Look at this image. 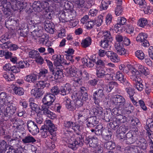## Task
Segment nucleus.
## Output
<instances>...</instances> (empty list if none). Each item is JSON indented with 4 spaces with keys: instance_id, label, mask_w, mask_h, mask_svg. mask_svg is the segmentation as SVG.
Wrapping results in <instances>:
<instances>
[{
    "instance_id": "1",
    "label": "nucleus",
    "mask_w": 153,
    "mask_h": 153,
    "mask_svg": "<svg viewBox=\"0 0 153 153\" xmlns=\"http://www.w3.org/2000/svg\"><path fill=\"white\" fill-rule=\"evenodd\" d=\"M64 134L67 138L69 148L74 149L76 148L77 146H82L84 140L82 135L77 134L75 136L76 138L74 139L73 132L68 130H67Z\"/></svg>"
},
{
    "instance_id": "2",
    "label": "nucleus",
    "mask_w": 153,
    "mask_h": 153,
    "mask_svg": "<svg viewBox=\"0 0 153 153\" xmlns=\"http://www.w3.org/2000/svg\"><path fill=\"white\" fill-rule=\"evenodd\" d=\"M131 75L130 78L134 82L135 87L140 91H142L143 88V86L142 84V80L139 77L140 73L135 68H132L131 70Z\"/></svg>"
},
{
    "instance_id": "3",
    "label": "nucleus",
    "mask_w": 153,
    "mask_h": 153,
    "mask_svg": "<svg viewBox=\"0 0 153 153\" xmlns=\"http://www.w3.org/2000/svg\"><path fill=\"white\" fill-rule=\"evenodd\" d=\"M56 97L50 93H46L42 99V102L43 104L42 106V108H49L54 101Z\"/></svg>"
},
{
    "instance_id": "4",
    "label": "nucleus",
    "mask_w": 153,
    "mask_h": 153,
    "mask_svg": "<svg viewBox=\"0 0 153 153\" xmlns=\"http://www.w3.org/2000/svg\"><path fill=\"white\" fill-rule=\"evenodd\" d=\"M9 97L4 92H1L0 94V113L3 112L5 106L10 103Z\"/></svg>"
},
{
    "instance_id": "5",
    "label": "nucleus",
    "mask_w": 153,
    "mask_h": 153,
    "mask_svg": "<svg viewBox=\"0 0 153 153\" xmlns=\"http://www.w3.org/2000/svg\"><path fill=\"white\" fill-rule=\"evenodd\" d=\"M131 120V122H133V121L136 122V123L138 122V120L137 118L134 119L133 118H130V119H128V118H127L125 116H123L122 115H118L116 117V118L113 121V124L115 127L118 126L120 125L121 123H124L126 121H129Z\"/></svg>"
},
{
    "instance_id": "6",
    "label": "nucleus",
    "mask_w": 153,
    "mask_h": 153,
    "mask_svg": "<svg viewBox=\"0 0 153 153\" xmlns=\"http://www.w3.org/2000/svg\"><path fill=\"white\" fill-rule=\"evenodd\" d=\"M53 60L54 61V65L56 67L59 68V67L62 66L61 65L62 63H63L65 64L68 65L70 62H67L65 59H63L62 56L59 54H56L52 57Z\"/></svg>"
},
{
    "instance_id": "7",
    "label": "nucleus",
    "mask_w": 153,
    "mask_h": 153,
    "mask_svg": "<svg viewBox=\"0 0 153 153\" xmlns=\"http://www.w3.org/2000/svg\"><path fill=\"white\" fill-rule=\"evenodd\" d=\"M105 89L102 88L95 91L93 94V99L95 104L98 105L101 102L104 97L103 91Z\"/></svg>"
},
{
    "instance_id": "8",
    "label": "nucleus",
    "mask_w": 153,
    "mask_h": 153,
    "mask_svg": "<svg viewBox=\"0 0 153 153\" xmlns=\"http://www.w3.org/2000/svg\"><path fill=\"white\" fill-rule=\"evenodd\" d=\"M49 4L47 1L40 3L39 1H35L32 4V7L35 11L40 12L43 9L47 8Z\"/></svg>"
},
{
    "instance_id": "9",
    "label": "nucleus",
    "mask_w": 153,
    "mask_h": 153,
    "mask_svg": "<svg viewBox=\"0 0 153 153\" xmlns=\"http://www.w3.org/2000/svg\"><path fill=\"white\" fill-rule=\"evenodd\" d=\"M111 70V69L107 68H101L99 70L97 71V76L98 78H102L105 76H110L109 79H114L113 77L111 76V75L109 74Z\"/></svg>"
},
{
    "instance_id": "10",
    "label": "nucleus",
    "mask_w": 153,
    "mask_h": 153,
    "mask_svg": "<svg viewBox=\"0 0 153 153\" xmlns=\"http://www.w3.org/2000/svg\"><path fill=\"white\" fill-rule=\"evenodd\" d=\"M27 129L30 132L35 135L39 132V128L36 124L31 120L28 121L27 123Z\"/></svg>"
},
{
    "instance_id": "11",
    "label": "nucleus",
    "mask_w": 153,
    "mask_h": 153,
    "mask_svg": "<svg viewBox=\"0 0 153 153\" xmlns=\"http://www.w3.org/2000/svg\"><path fill=\"white\" fill-rule=\"evenodd\" d=\"M125 102V99L122 96L116 95L113 97L111 102L113 105H115L117 107H120L121 105H124Z\"/></svg>"
},
{
    "instance_id": "12",
    "label": "nucleus",
    "mask_w": 153,
    "mask_h": 153,
    "mask_svg": "<svg viewBox=\"0 0 153 153\" xmlns=\"http://www.w3.org/2000/svg\"><path fill=\"white\" fill-rule=\"evenodd\" d=\"M89 74L86 71L82 72L81 71H79L77 72V75L75 77V82L79 84H81V80L82 79L88 80Z\"/></svg>"
},
{
    "instance_id": "13",
    "label": "nucleus",
    "mask_w": 153,
    "mask_h": 153,
    "mask_svg": "<svg viewBox=\"0 0 153 153\" xmlns=\"http://www.w3.org/2000/svg\"><path fill=\"white\" fill-rule=\"evenodd\" d=\"M7 107L6 108L5 113L4 114L6 116L10 117L15 112L16 107L15 105L13 104L8 103Z\"/></svg>"
},
{
    "instance_id": "14",
    "label": "nucleus",
    "mask_w": 153,
    "mask_h": 153,
    "mask_svg": "<svg viewBox=\"0 0 153 153\" xmlns=\"http://www.w3.org/2000/svg\"><path fill=\"white\" fill-rule=\"evenodd\" d=\"M63 103L66 108L70 110L75 109L76 108L75 101H71L70 99L67 97L64 98Z\"/></svg>"
},
{
    "instance_id": "15",
    "label": "nucleus",
    "mask_w": 153,
    "mask_h": 153,
    "mask_svg": "<svg viewBox=\"0 0 153 153\" xmlns=\"http://www.w3.org/2000/svg\"><path fill=\"white\" fill-rule=\"evenodd\" d=\"M78 94H76V95L74 96L76 97V100L75 101V104L76 105V108L80 107L82 106L85 103V101L87 100L88 97L86 96H78L77 95Z\"/></svg>"
},
{
    "instance_id": "16",
    "label": "nucleus",
    "mask_w": 153,
    "mask_h": 153,
    "mask_svg": "<svg viewBox=\"0 0 153 153\" xmlns=\"http://www.w3.org/2000/svg\"><path fill=\"white\" fill-rule=\"evenodd\" d=\"M66 75L69 77H73V79L75 82V77L77 75V69L74 66L66 69Z\"/></svg>"
},
{
    "instance_id": "17",
    "label": "nucleus",
    "mask_w": 153,
    "mask_h": 153,
    "mask_svg": "<svg viewBox=\"0 0 153 153\" xmlns=\"http://www.w3.org/2000/svg\"><path fill=\"white\" fill-rule=\"evenodd\" d=\"M114 47L118 54L123 55L126 53V50L122 44L120 43H116L114 45Z\"/></svg>"
},
{
    "instance_id": "18",
    "label": "nucleus",
    "mask_w": 153,
    "mask_h": 153,
    "mask_svg": "<svg viewBox=\"0 0 153 153\" xmlns=\"http://www.w3.org/2000/svg\"><path fill=\"white\" fill-rule=\"evenodd\" d=\"M107 57L111 62H118L120 60V58L117 54L111 51H109Z\"/></svg>"
},
{
    "instance_id": "19",
    "label": "nucleus",
    "mask_w": 153,
    "mask_h": 153,
    "mask_svg": "<svg viewBox=\"0 0 153 153\" xmlns=\"http://www.w3.org/2000/svg\"><path fill=\"white\" fill-rule=\"evenodd\" d=\"M71 17H72L71 15L69 16L67 13L63 12L60 14L59 18L61 22L65 23L68 22V21L70 20V19Z\"/></svg>"
},
{
    "instance_id": "20",
    "label": "nucleus",
    "mask_w": 153,
    "mask_h": 153,
    "mask_svg": "<svg viewBox=\"0 0 153 153\" xmlns=\"http://www.w3.org/2000/svg\"><path fill=\"white\" fill-rule=\"evenodd\" d=\"M118 85V84L116 82L112 81L110 82L107 86L103 85L102 87V88H104L106 91L109 92L114 88L115 87H117Z\"/></svg>"
},
{
    "instance_id": "21",
    "label": "nucleus",
    "mask_w": 153,
    "mask_h": 153,
    "mask_svg": "<svg viewBox=\"0 0 153 153\" xmlns=\"http://www.w3.org/2000/svg\"><path fill=\"white\" fill-rule=\"evenodd\" d=\"M49 108H42V111H43V114L46 115L49 118L53 119L56 117V115L54 113L51 112L48 109Z\"/></svg>"
},
{
    "instance_id": "22",
    "label": "nucleus",
    "mask_w": 153,
    "mask_h": 153,
    "mask_svg": "<svg viewBox=\"0 0 153 153\" xmlns=\"http://www.w3.org/2000/svg\"><path fill=\"white\" fill-rule=\"evenodd\" d=\"M40 72L39 73V78L41 79H44L45 81H47L48 80V71L47 70L43 68L40 69Z\"/></svg>"
},
{
    "instance_id": "23",
    "label": "nucleus",
    "mask_w": 153,
    "mask_h": 153,
    "mask_svg": "<svg viewBox=\"0 0 153 153\" xmlns=\"http://www.w3.org/2000/svg\"><path fill=\"white\" fill-rule=\"evenodd\" d=\"M42 27L40 26L37 29H36L32 32V34L34 39H36V38H40L43 35V32L42 31Z\"/></svg>"
},
{
    "instance_id": "24",
    "label": "nucleus",
    "mask_w": 153,
    "mask_h": 153,
    "mask_svg": "<svg viewBox=\"0 0 153 153\" xmlns=\"http://www.w3.org/2000/svg\"><path fill=\"white\" fill-rule=\"evenodd\" d=\"M44 28L47 32L51 34L53 33L55 30L54 25L52 23H46Z\"/></svg>"
},
{
    "instance_id": "25",
    "label": "nucleus",
    "mask_w": 153,
    "mask_h": 153,
    "mask_svg": "<svg viewBox=\"0 0 153 153\" xmlns=\"http://www.w3.org/2000/svg\"><path fill=\"white\" fill-rule=\"evenodd\" d=\"M98 142V140L97 137H93L89 139L88 143L90 146L95 148L101 146L99 144Z\"/></svg>"
},
{
    "instance_id": "26",
    "label": "nucleus",
    "mask_w": 153,
    "mask_h": 153,
    "mask_svg": "<svg viewBox=\"0 0 153 153\" xmlns=\"http://www.w3.org/2000/svg\"><path fill=\"white\" fill-rule=\"evenodd\" d=\"M119 68L120 70H122L124 73H127L129 70L131 73V70L132 68H133L131 65H125L124 64H121L119 66Z\"/></svg>"
},
{
    "instance_id": "27",
    "label": "nucleus",
    "mask_w": 153,
    "mask_h": 153,
    "mask_svg": "<svg viewBox=\"0 0 153 153\" xmlns=\"http://www.w3.org/2000/svg\"><path fill=\"white\" fill-rule=\"evenodd\" d=\"M36 75L34 74H30L25 76V80L29 82H34L37 79Z\"/></svg>"
},
{
    "instance_id": "28",
    "label": "nucleus",
    "mask_w": 153,
    "mask_h": 153,
    "mask_svg": "<svg viewBox=\"0 0 153 153\" xmlns=\"http://www.w3.org/2000/svg\"><path fill=\"white\" fill-rule=\"evenodd\" d=\"M148 37L147 34L144 33H139L136 38V40L138 42H142Z\"/></svg>"
},
{
    "instance_id": "29",
    "label": "nucleus",
    "mask_w": 153,
    "mask_h": 153,
    "mask_svg": "<svg viewBox=\"0 0 153 153\" xmlns=\"http://www.w3.org/2000/svg\"><path fill=\"white\" fill-rule=\"evenodd\" d=\"M8 146L6 142L4 140L0 141V153H4Z\"/></svg>"
},
{
    "instance_id": "30",
    "label": "nucleus",
    "mask_w": 153,
    "mask_h": 153,
    "mask_svg": "<svg viewBox=\"0 0 153 153\" xmlns=\"http://www.w3.org/2000/svg\"><path fill=\"white\" fill-rule=\"evenodd\" d=\"M91 40L90 37H88L82 40L81 44L82 46L84 48H87L91 44Z\"/></svg>"
},
{
    "instance_id": "31",
    "label": "nucleus",
    "mask_w": 153,
    "mask_h": 153,
    "mask_svg": "<svg viewBox=\"0 0 153 153\" xmlns=\"http://www.w3.org/2000/svg\"><path fill=\"white\" fill-rule=\"evenodd\" d=\"M82 61L84 65H86L88 67H92L94 65V63L90 59H87L85 58H83L82 59Z\"/></svg>"
},
{
    "instance_id": "32",
    "label": "nucleus",
    "mask_w": 153,
    "mask_h": 153,
    "mask_svg": "<svg viewBox=\"0 0 153 153\" xmlns=\"http://www.w3.org/2000/svg\"><path fill=\"white\" fill-rule=\"evenodd\" d=\"M138 69L140 71L142 74H143L145 76H146L149 74V69L144 66L139 65H138Z\"/></svg>"
},
{
    "instance_id": "33",
    "label": "nucleus",
    "mask_w": 153,
    "mask_h": 153,
    "mask_svg": "<svg viewBox=\"0 0 153 153\" xmlns=\"http://www.w3.org/2000/svg\"><path fill=\"white\" fill-rule=\"evenodd\" d=\"M126 131L124 127L121 126L117 130V132L119 133L118 136H120L121 139H123L126 136L125 133Z\"/></svg>"
},
{
    "instance_id": "34",
    "label": "nucleus",
    "mask_w": 153,
    "mask_h": 153,
    "mask_svg": "<svg viewBox=\"0 0 153 153\" xmlns=\"http://www.w3.org/2000/svg\"><path fill=\"white\" fill-rule=\"evenodd\" d=\"M110 0H103L101 3L100 7L101 10H106L108 7V5L111 4Z\"/></svg>"
},
{
    "instance_id": "35",
    "label": "nucleus",
    "mask_w": 153,
    "mask_h": 153,
    "mask_svg": "<svg viewBox=\"0 0 153 153\" xmlns=\"http://www.w3.org/2000/svg\"><path fill=\"white\" fill-rule=\"evenodd\" d=\"M3 77L7 81H13L15 79L14 75L12 73L4 72L3 74Z\"/></svg>"
},
{
    "instance_id": "36",
    "label": "nucleus",
    "mask_w": 153,
    "mask_h": 153,
    "mask_svg": "<svg viewBox=\"0 0 153 153\" xmlns=\"http://www.w3.org/2000/svg\"><path fill=\"white\" fill-rule=\"evenodd\" d=\"M103 109L101 107H97L94 110V115L101 117H103L104 113L102 111Z\"/></svg>"
},
{
    "instance_id": "37",
    "label": "nucleus",
    "mask_w": 153,
    "mask_h": 153,
    "mask_svg": "<svg viewBox=\"0 0 153 153\" xmlns=\"http://www.w3.org/2000/svg\"><path fill=\"white\" fill-rule=\"evenodd\" d=\"M114 77L117 79L121 83L124 82V80L126 79L123 74L120 72H117L114 74Z\"/></svg>"
},
{
    "instance_id": "38",
    "label": "nucleus",
    "mask_w": 153,
    "mask_h": 153,
    "mask_svg": "<svg viewBox=\"0 0 153 153\" xmlns=\"http://www.w3.org/2000/svg\"><path fill=\"white\" fill-rule=\"evenodd\" d=\"M4 47L5 48L9 49L11 51H16L19 48V47L15 44H6Z\"/></svg>"
},
{
    "instance_id": "39",
    "label": "nucleus",
    "mask_w": 153,
    "mask_h": 153,
    "mask_svg": "<svg viewBox=\"0 0 153 153\" xmlns=\"http://www.w3.org/2000/svg\"><path fill=\"white\" fill-rule=\"evenodd\" d=\"M138 144L140 148L143 150L146 149L148 146L146 140L143 138H142L139 140Z\"/></svg>"
},
{
    "instance_id": "40",
    "label": "nucleus",
    "mask_w": 153,
    "mask_h": 153,
    "mask_svg": "<svg viewBox=\"0 0 153 153\" xmlns=\"http://www.w3.org/2000/svg\"><path fill=\"white\" fill-rule=\"evenodd\" d=\"M102 35V37L103 39L109 40L110 42L113 40V38L109 31L105 30L103 31Z\"/></svg>"
},
{
    "instance_id": "41",
    "label": "nucleus",
    "mask_w": 153,
    "mask_h": 153,
    "mask_svg": "<svg viewBox=\"0 0 153 153\" xmlns=\"http://www.w3.org/2000/svg\"><path fill=\"white\" fill-rule=\"evenodd\" d=\"M111 42L109 40L103 39L101 41L100 45L104 49H106L108 48Z\"/></svg>"
},
{
    "instance_id": "42",
    "label": "nucleus",
    "mask_w": 153,
    "mask_h": 153,
    "mask_svg": "<svg viewBox=\"0 0 153 153\" xmlns=\"http://www.w3.org/2000/svg\"><path fill=\"white\" fill-rule=\"evenodd\" d=\"M23 142L25 143H34L36 141V140L31 135L27 136L22 140Z\"/></svg>"
},
{
    "instance_id": "43",
    "label": "nucleus",
    "mask_w": 153,
    "mask_h": 153,
    "mask_svg": "<svg viewBox=\"0 0 153 153\" xmlns=\"http://www.w3.org/2000/svg\"><path fill=\"white\" fill-rule=\"evenodd\" d=\"M41 135L43 138L46 137L50 133L48 128H46L45 126L41 127L40 129Z\"/></svg>"
},
{
    "instance_id": "44",
    "label": "nucleus",
    "mask_w": 153,
    "mask_h": 153,
    "mask_svg": "<svg viewBox=\"0 0 153 153\" xmlns=\"http://www.w3.org/2000/svg\"><path fill=\"white\" fill-rule=\"evenodd\" d=\"M148 23L146 19L144 18L140 19L138 21L137 25L140 27H144Z\"/></svg>"
},
{
    "instance_id": "45",
    "label": "nucleus",
    "mask_w": 153,
    "mask_h": 153,
    "mask_svg": "<svg viewBox=\"0 0 153 153\" xmlns=\"http://www.w3.org/2000/svg\"><path fill=\"white\" fill-rule=\"evenodd\" d=\"M46 81L43 79V80L37 82L36 84V87L38 89H43L45 86L46 82Z\"/></svg>"
},
{
    "instance_id": "46",
    "label": "nucleus",
    "mask_w": 153,
    "mask_h": 153,
    "mask_svg": "<svg viewBox=\"0 0 153 153\" xmlns=\"http://www.w3.org/2000/svg\"><path fill=\"white\" fill-rule=\"evenodd\" d=\"M39 54L37 51L32 50L29 52V56L31 58L35 59L38 57Z\"/></svg>"
},
{
    "instance_id": "47",
    "label": "nucleus",
    "mask_w": 153,
    "mask_h": 153,
    "mask_svg": "<svg viewBox=\"0 0 153 153\" xmlns=\"http://www.w3.org/2000/svg\"><path fill=\"white\" fill-rule=\"evenodd\" d=\"M13 91L16 94L20 96L23 95L24 93L23 89L20 87H15L13 89Z\"/></svg>"
},
{
    "instance_id": "48",
    "label": "nucleus",
    "mask_w": 153,
    "mask_h": 153,
    "mask_svg": "<svg viewBox=\"0 0 153 153\" xmlns=\"http://www.w3.org/2000/svg\"><path fill=\"white\" fill-rule=\"evenodd\" d=\"M103 130L102 126L101 124L98 125L96 127L95 133L97 135H100L102 134Z\"/></svg>"
},
{
    "instance_id": "49",
    "label": "nucleus",
    "mask_w": 153,
    "mask_h": 153,
    "mask_svg": "<svg viewBox=\"0 0 153 153\" xmlns=\"http://www.w3.org/2000/svg\"><path fill=\"white\" fill-rule=\"evenodd\" d=\"M9 36L8 35L7 33H5L4 35H2L0 37V41L2 43H4V46L5 44H7L6 42L10 39Z\"/></svg>"
},
{
    "instance_id": "50",
    "label": "nucleus",
    "mask_w": 153,
    "mask_h": 153,
    "mask_svg": "<svg viewBox=\"0 0 153 153\" xmlns=\"http://www.w3.org/2000/svg\"><path fill=\"white\" fill-rule=\"evenodd\" d=\"M3 68L6 71H9L11 70L13 71L14 72H16V71H14V69L16 68L15 66L11 67V65L9 63H7L5 64L3 66Z\"/></svg>"
},
{
    "instance_id": "51",
    "label": "nucleus",
    "mask_w": 153,
    "mask_h": 153,
    "mask_svg": "<svg viewBox=\"0 0 153 153\" xmlns=\"http://www.w3.org/2000/svg\"><path fill=\"white\" fill-rule=\"evenodd\" d=\"M115 15L117 16H119L122 14L123 10L120 5H117L115 9Z\"/></svg>"
},
{
    "instance_id": "52",
    "label": "nucleus",
    "mask_w": 153,
    "mask_h": 153,
    "mask_svg": "<svg viewBox=\"0 0 153 153\" xmlns=\"http://www.w3.org/2000/svg\"><path fill=\"white\" fill-rule=\"evenodd\" d=\"M125 29L126 32L128 33H132L134 31V28L131 25H127L125 27Z\"/></svg>"
},
{
    "instance_id": "53",
    "label": "nucleus",
    "mask_w": 153,
    "mask_h": 153,
    "mask_svg": "<svg viewBox=\"0 0 153 153\" xmlns=\"http://www.w3.org/2000/svg\"><path fill=\"white\" fill-rule=\"evenodd\" d=\"M76 94H78L77 95L78 96H86L87 97V94L85 91V88L84 87H82L80 88V90L78 93H76L75 95H76Z\"/></svg>"
},
{
    "instance_id": "54",
    "label": "nucleus",
    "mask_w": 153,
    "mask_h": 153,
    "mask_svg": "<svg viewBox=\"0 0 153 153\" xmlns=\"http://www.w3.org/2000/svg\"><path fill=\"white\" fill-rule=\"evenodd\" d=\"M51 92V94L55 96V95H57L60 92V90L57 86H55L52 88Z\"/></svg>"
},
{
    "instance_id": "55",
    "label": "nucleus",
    "mask_w": 153,
    "mask_h": 153,
    "mask_svg": "<svg viewBox=\"0 0 153 153\" xmlns=\"http://www.w3.org/2000/svg\"><path fill=\"white\" fill-rule=\"evenodd\" d=\"M87 122L86 125L88 127H92L94 125L97 123V121H96L94 117L91 118Z\"/></svg>"
},
{
    "instance_id": "56",
    "label": "nucleus",
    "mask_w": 153,
    "mask_h": 153,
    "mask_svg": "<svg viewBox=\"0 0 153 153\" xmlns=\"http://www.w3.org/2000/svg\"><path fill=\"white\" fill-rule=\"evenodd\" d=\"M136 56L140 59H143L144 58L145 55L141 51L138 50L135 53Z\"/></svg>"
},
{
    "instance_id": "57",
    "label": "nucleus",
    "mask_w": 153,
    "mask_h": 153,
    "mask_svg": "<svg viewBox=\"0 0 153 153\" xmlns=\"http://www.w3.org/2000/svg\"><path fill=\"white\" fill-rule=\"evenodd\" d=\"M19 68H23L28 67L29 66V63L26 61H20L18 63Z\"/></svg>"
},
{
    "instance_id": "58",
    "label": "nucleus",
    "mask_w": 153,
    "mask_h": 153,
    "mask_svg": "<svg viewBox=\"0 0 153 153\" xmlns=\"http://www.w3.org/2000/svg\"><path fill=\"white\" fill-rule=\"evenodd\" d=\"M75 2L79 8H82L85 6V0H75Z\"/></svg>"
},
{
    "instance_id": "59",
    "label": "nucleus",
    "mask_w": 153,
    "mask_h": 153,
    "mask_svg": "<svg viewBox=\"0 0 153 153\" xmlns=\"http://www.w3.org/2000/svg\"><path fill=\"white\" fill-rule=\"evenodd\" d=\"M74 18L72 16V17L70 19V21L68 22H69L70 25L73 27L76 26L78 23L79 21L77 20H74Z\"/></svg>"
},
{
    "instance_id": "60",
    "label": "nucleus",
    "mask_w": 153,
    "mask_h": 153,
    "mask_svg": "<svg viewBox=\"0 0 153 153\" xmlns=\"http://www.w3.org/2000/svg\"><path fill=\"white\" fill-rule=\"evenodd\" d=\"M109 52V51H106L104 50L100 49L99 50L98 54V55L101 57H104L105 55L108 56V53Z\"/></svg>"
},
{
    "instance_id": "61",
    "label": "nucleus",
    "mask_w": 153,
    "mask_h": 153,
    "mask_svg": "<svg viewBox=\"0 0 153 153\" xmlns=\"http://www.w3.org/2000/svg\"><path fill=\"white\" fill-rule=\"evenodd\" d=\"M105 146L107 149H111L115 147V146L114 143H113L111 142H109L105 144Z\"/></svg>"
},
{
    "instance_id": "62",
    "label": "nucleus",
    "mask_w": 153,
    "mask_h": 153,
    "mask_svg": "<svg viewBox=\"0 0 153 153\" xmlns=\"http://www.w3.org/2000/svg\"><path fill=\"white\" fill-rule=\"evenodd\" d=\"M102 20L103 16H99L94 22L95 25L96 24L98 26H100L102 22Z\"/></svg>"
},
{
    "instance_id": "63",
    "label": "nucleus",
    "mask_w": 153,
    "mask_h": 153,
    "mask_svg": "<svg viewBox=\"0 0 153 153\" xmlns=\"http://www.w3.org/2000/svg\"><path fill=\"white\" fill-rule=\"evenodd\" d=\"M112 19V15L109 13L107 14L105 18V22L107 25H109L111 22Z\"/></svg>"
},
{
    "instance_id": "64",
    "label": "nucleus",
    "mask_w": 153,
    "mask_h": 153,
    "mask_svg": "<svg viewBox=\"0 0 153 153\" xmlns=\"http://www.w3.org/2000/svg\"><path fill=\"white\" fill-rule=\"evenodd\" d=\"M30 106L32 111H35L36 113L38 112L39 107L35 103H32V104L30 105Z\"/></svg>"
}]
</instances>
